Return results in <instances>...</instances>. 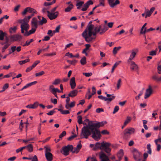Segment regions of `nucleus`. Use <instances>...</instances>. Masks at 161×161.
Segmentation results:
<instances>
[{"label":"nucleus","mask_w":161,"mask_h":161,"mask_svg":"<svg viewBox=\"0 0 161 161\" xmlns=\"http://www.w3.org/2000/svg\"><path fill=\"white\" fill-rule=\"evenodd\" d=\"M106 122H98L86 126H84L81 129L80 134L81 138L87 139L92 133V137L95 140L98 141L101 137L100 131L97 129L100 127L103 126Z\"/></svg>","instance_id":"nucleus-1"},{"label":"nucleus","mask_w":161,"mask_h":161,"mask_svg":"<svg viewBox=\"0 0 161 161\" xmlns=\"http://www.w3.org/2000/svg\"><path fill=\"white\" fill-rule=\"evenodd\" d=\"M94 25H88L87 28L83 32L82 36L85 39L86 42H90L95 38L91 37L92 36V30L93 28Z\"/></svg>","instance_id":"nucleus-2"},{"label":"nucleus","mask_w":161,"mask_h":161,"mask_svg":"<svg viewBox=\"0 0 161 161\" xmlns=\"http://www.w3.org/2000/svg\"><path fill=\"white\" fill-rule=\"evenodd\" d=\"M135 132V129L133 128L129 127L125 129L122 135L123 138L125 139H129L131 134H133Z\"/></svg>","instance_id":"nucleus-3"},{"label":"nucleus","mask_w":161,"mask_h":161,"mask_svg":"<svg viewBox=\"0 0 161 161\" xmlns=\"http://www.w3.org/2000/svg\"><path fill=\"white\" fill-rule=\"evenodd\" d=\"M45 150V156L47 161H52L53 160V155L51 153L50 148L48 146L44 147Z\"/></svg>","instance_id":"nucleus-4"},{"label":"nucleus","mask_w":161,"mask_h":161,"mask_svg":"<svg viewBox=\"0 0 161 161\" xmlns=\"http://www.w3.org/2000/svg\"><path fill=\"white\" fill-rule=\"evenodd\" d=\"M20 20L21 19L19 20L18 22L21 24L20 25L21 33L24 34L25 33V32H27V31H28L30 27V25L27 22H26L24 21H20Z\"/></svg>","instance_id":"nucleus-5"},{"label":"nucleus","mask_w":161,"mask_h":161,"mask_svg":"<svg viewBox=\"0 0 161 161\" xmlns=\"http://www.w3.org/2000/svg\"><path fill=\"white\" fill-rule=\"evenodd\" d=\"M111 144L109 142H102L101 143V150H103L106 153L108 154L111 152V149L110 148Z\"/></svg>","instance_id":"nucleus-6"},{"label":"nucleus","mask_w":161,"mask_h":161,"mask_svg":"<svg viewBox=\"0 0 161 161\" xmlns=\"http://www.w3.org/2000/svg\"><path fill=\"white\" fill-rule=\"evenodd\" d=\"M10 40L12 42H19L22 39V36L19 34L12 35L9 37Z\"/></svg>","instance_id":"nucleus-7"},{"label":"nucleus","mask_w":161,"mask_h":161,"mask_svg":"<svg viewBox=\"0 0 161 161\" xmlns=\"http://www.w3.org/2000/svg\"><path fill=\"white\" fill-rule=\"evenodd\" d=\"M107 97H104L102 95H100L98 96V97L100 99L109 102H111L115 97V96L114 94H107Z\"/></svg>","instance_id":"nucleus-8"},{"label":"nucleus","mask_w":161,"mask_h":161,"mask_svg":"<svg viewBox=\"0 0 161 161\" xmlns=\"http://www.w3.org/2000/svg\"><path fill=\"white\" fill-rule=\"evenodd\" d=\"M73 148V147L72 145H68L62 147L61 153L64 155L67 156L69 154V151H71V149Z\"/></svg>","instance_id":"nucleus-9"},{"label":"nucleus","mask_w":161,"mask_h":161,"mask_svg":"<svg viewBox=\"0 0 161 161\" xmlns=\"http://www.w3.org/2000/svg\"><path fill=\"white\" fill-rule=\"evenodd\" d=\"M9 42V37L8 36H6L5 38V42H1L0 43V44L1 45H4V46L2 47V53H4L5 51V50L10 45V43Z\"/></svg>","instance_id":"nucleus-10"},{"label":"nucleus","mask_w":161,"mask_h":161,"mask_svg":"<svg viewBox=\"0 0 161 161\" xmlns=\"http://www.w3.org/2000/svg\"><path fill=\"white\" fill-rule=\"evenodd\" d=\"M133 153L134 158L136 161H140L141 160V154L140 152L136 149L133 150Z\"/></svg>","instance_id":"nucleus-11"},{"label":"nucleus","mask_w":161,"mask_h":161,"mask_svg":"<svg viewBox=\"0 0 161 161\" xmlns=\"http://www.w3.org/2000/svg\"><path fill=\"white\" fill-rule=\"evenodd\" d=\"M108 3L110 7L111 8H114L116 5L120 4L119 0H108Z\"/></svg>","instance_id":"nucleus-12"},{"label":"nucleus","mask_w":161,"mask_h":161,"mask_svg":"<svg viewBox=\"0 0 161 161\" xmlns=\"http://www.w3.org/2000/svg\"><path fill=\"white\" fill-rule=\"evenodd\" d=\"M99 156L101 161H110L108 157L102 152L100 153Z\"/></svg>","instance_id":"nucleus-13"},{"label":"nucleus","mask_w":161,"mask_h":161,"mask_svg":"<svg viewBox=\"0 0 161 161\" xmlns=\"http://www.w3.org/2000/svg\"><path fill=\"white\" fill-rule=\"evenodd\" d=\"M99 156L101 161H110L108 157L102 152L100 153Z\"/></svg>","instance_id":"nucleus-14"},{"label":"nucleus","mask_w":161,"mask_h":161,"mask_svg":"<svg viewBox=\"0 0 161 161\" xmlns=\"http://www.w3.org/2000/svg\"><path fill=\"white\" fill-rule=\"evenodd\" d=\"M150 144H148L147 145V149L148 150L147 153H145L143 154V158L147 159L148 156V154L151 155L152 154V150L151 148Z\"/></svg>","instance_id":"nucleus-15"},{"label":"nucleus","mask_w":161,"mask_h":161,"mask_svg":"<svg viewBox=\"0 0 161 161\" xmlns=\"http://www.w3.org/2000/svg\"><path fill=\"white\" fill-rule=\"evenodd\" d=\"M153 92V90L151 86H149L148 88L146 90L144 96V98L147 99L149 97Z\"/></svg>","instance_id":"nucleus-16"},{"label":"nucleus","mask_w":161,"mask_h":161,"mask_svg":"<svg viewBox=\"0 0 161 161\" xmlns=\"http://www.w3.org/2000/svg\"><path fill=\"white\" fill-rule=\"evenodd\" d=\"M37 27H34V26H31V29L29 31H27V32H25L24 34V36H28L31 34L34 33L36 31V28Z\"/></svg>","instance_id":"nucleus-17"},{"label":"nucleus","mask_w":161,"mask_h":161,"mask_svg":"<svg viewBox=\"0 0 161 161\" xmlns=\"http://www.w3.org/2000/svg\"><path fill=\"white\" fill-rule=\"evenodd\" d=\"M127 63L130 66V69L132 70H135L137 71L138 69V67L134 62H127Z\"/></svg>","instance_id":"nucleus-18"},{"label":"nucleus","mask_w":161,"mask_h":161,"mask_svg":"<svg viewBox=\"0 0 161 161\" xmlns=\"http://www.w3.org/2000/svg\"><path fill=\"white\" fill-rule=\"evenodd\" d=\"M58 11L55 13L50 12L47 14V17L50 20H53L56 19L58 16Z\"/></svg>","instance_id":"nucleus-19"},{"label":"nucleus","mask_w":161,"mask_h":161,"mask_svg":"<svg viewBox=\"0 0 161 161\" xmlns=\"http://www.w3.org/2000/svg\"><path fill=\"white\" fill-rule=\"evenodd\" d=\"M38 18L40 20L39 21V24L40 25H42L43 24L46 23L47 22L46 19L43 17L38 16Z\"/></svg>","instance_id":"nucleus-20"},{"label":"nucleus","mask_w":161,"mask_h":161,"mask_svg":"<svg viewBox=\"0 0 161 161\" xmlns=\"http://www.w3.org/2000/svg\"><path fill=\"white\" fill-rule=\"evenodd\" d=\"M99 26L101 27L100 31L99 32L100 34L101 35L102 34L108 29V27L106 25H104L103 26L100 25Z\"/></svg>","instance_id":"nucleus-21"},{"label":"nucleus","mask_w":161,"mask_h":161,"mask_svg":"<svg viewBox=\"0 0 161 161\" xmlns=\"http://www.w3.org/2000/svg\"><path fill=\"white\" fill-rule=\"evenodd\" d=\"M136 54V53L134 50H132L131 51L130 56L128 59L127 62H132L131 61L135 57Z\"/></svg>","instance_id":"nucleus-22"},{"label":"nucleus","mask_w":161,"mask_h":161,"mask_svg":"<svg viewBox=\"0 0 161 161\" xmlns=\"http://www.w3.org/2000/svg\"><path fill=\"white\" fill-rule=\"evenodd\" d=\"M75 78L72 77L70 80V85L72 89H74L76 86V83L75 80Z\"/></svg>","instance_id":"nucleus-23"},{"label":"nucleus","mask_w":161,"mask_h":161,"mask_svg":"<svg viewBox=\"0 0 161 161\" xmlns=\"http://www.w3.org/2000/svg\"><path fill=\"white\" fill-rule=\"evenodd\" d=\"M78 92V91L76 90H73L71 91L70 93L69 94L68 96L71 97H74L77 95Z\"/></svg>","instance_id":"nucleus-24"},{"label":"nucleus","mask_w":161,"mask_h":161,"mask_svg":"<svg viewBox=\"0 0 161 161\" xmlns=\"http://www.w3.org/2000/svg\"><path fill=\"white\" fill-rule=\"evenodd\" d=\"M31 26H34V27H38L37 20L36 18H33L31 21Z\"/></svg>","instance_id":"nucleus-25"},{"label":"nucleus","mask_w":161,"mask_h":161,"mask_svg":"<svg viewBox=\"0 0 161 161\" xmlns=\"http://www.w3.org/2000/svg\"><path fill=\"white\" fill-rule=\"evenodd\" d=\"M100 26L96 27L94 29V31L92 32V35H93V36H95L97 33H98L99 32H100Z\"/></svg>","instance_id":"nucleus-26"},{"label":"nucleus","mask_w":161,"mask_h":161,"mask_svg":"<svg viewBox=\"0 0 161 161\" xmlns=\"http://www.w3.org/2000/svg\"><path fill=\"white\" fill-rule=\"evenodd\" d=\"M123 155V150L121 149L117 153V157L118 158V159H122Z\"/></svg>","instance_id":"nucleus-27"},{"label":"nucleus","mask_w":161,"mask_h":161,"mask_svg":"<svg viewBox=\"0 0 161 161\" xmlns=\"http://www.w3.org/2000/svg\"><path fill=\"white\" fill-rule=\"evenodd\" d=\"M84 3V2L83 1H80L78 0L77 1V3L76 4V5L77 7V8L78 9H80Z\"/></svg>","instance_id":"nucleus-28"},{"label":"nucleus","mask_w":161,"mask_h":161,"mask_svg":"<svg viewBox=\"0 0 161 161\" xmlns=\"http://www.w3.org/2000/svg\"><path fill=\"white\" fill-rule=\"evenodd\" d=\"M93 124L92 121H90L89 119H86L83 121V124L84 125H92Z\"/></svg>","instance_id":"nucleus-29"},{"label":"nucleus","mask_w":161,"mask_h":161,"mask_svg":"<svg viewBox=\"0 0 161 161\" xmlns=\"http://www.w3.org/2000/svg\"><path fill=\"white\" fill-rule=\"evenodd\" d=\"M85 46H86V48L83 50L82 53H85L86 56H87L88 54L86 53V51L89 49V48L90 47L91 45L89 44H86Z\"/></svg>","instance_id":"nucleus-30"},{"label":"nucleus","mask_w":161,"mask_h":161,"mask_svg":"<svg viewBox=\"0 0 161 161\" xmlns=\"http://www.w3.org/2000/svg\"><path fill=\"white\" fill-rule=\"evenodd\" d=\"M25 148H27V150L30 152H32L33 150V146L31 144L25 146Z\"/></svg>","instance_id":"nucleus-31"},{"label":"nucleus","mask_w":161,"mask_h":161,"mask_svg":"<svg viewBox=\"0 0 161 161\" xmlns=\"http://www.w3.org/2000/svg\"><path fill=\"white\" fill-rule=\"evenodd\" d=\"M7 34L5 32H3L2 31L0 30V40H3L4 37L6 36Z\"/></svg>","instance_id":"nucleus-32"},{"label":"nucleus","mask_w":161,"mask_h":161,"mask_svg":"<svg viewBox=\"0 0 161 161\" xmlns=\"http://www.w3.org/2000/svg\"><path fill=\"white\" fill-rule=\"evenodd\" d=\"M17 29V27L14 26L13 27H10L9 29V32L11 34L15 33Z\"/></svg>","instance_id":"nucleus-33"},{"label":"nucleus","mask_w":161,"mask_h":161,"mask_svg":"<svg viewBox=\"0 0 161 161\" xmlns=\"http://www.w3.org/2000/svg\"><path fill=\"white\" fill-rule=\"evenodd\" d=\"M49 7H43L42 8V12L43 14H46V13H47V14H48L50 12L49 11Z\"/></svg>","instance_id":"nucleus-34"},{"label":"nucleus","mask_w":161,"mask_h":161,"mask_svg":"<svg viewBox=\"0 0 161 161\" xmlns=\"http://www.w3.org/2000/svg\"><path fill=\"white\" fill-rule=\"evenodd\" d=\"M99 148L101 150V143L100 144L99 142H97L95 145V147L93 148V150H96L97 149Z\"/></svg>","instance_id":"nucleus-35"},{"label":"nucleus","mask_w":161,"mask_h":161,"mask_svg":"<svg viewBox=\"0 0 161 161\" xmlns=\"http://www.w3.org/2000/svg\"><path fill=\"white\" fill-rule=\"evenodd\" d=\"M33 15V14H32L31 15L28 16L27 17H25L23 19H21L20 21H24L28 23L30 19Z\"/></svg>","instance_id":"nucleus-36"},{"label":"nucleus","mask_w":161,"mask_h":161,"mask_svg":"<svg viewBox=\"0 0 161 161\" xmlns=\"http://www.w3.org/2000/svg\"><path fill=\"white\" fill-rule=\"evenodd\" d=\"M73 4H70L69 6L65 9V12H69L73 8Z\"/></svg>","instance_id":"nucleus-37"},{"label":"nucleus","mask_w":161,"mask_h":161,"mask_svg":"<svg viewBox=\"0 0 161 161\" xmlns=\"http://www.w3.org/2000/svg\"><path fill=\"white\" fill-rule=\"evenodd\" d=\"M34 41V40L33 39H31L29 40H28L26 41L25 44H24L23 46V47L25 46H28L30 45L31 43L32 42Z\"/></svg>","instance_id":"nucleus-38"},{"label":"nucleus","mask_w":161,"mask_h":161,"mask_svg":"<svg viewBox=\"0 0 161 161\" xmlns=\"http://www.w3.org/2000/svg\"><path fill=\"white\" fill-rule=\"evenodd\" d=\"M56 0H53L52 2H45L44 3V5L46 7H47L48 6L51 5L53 4L54 3H55Z\"/></svg>","instance_id":"nucleus-39"},{"label":"nucleus","mask_w":161,"mask_h":161,"mask_svg":"<svg viewBox=\"0 0 161 161\" xmlns=\"http://www.w3.org/2000/svg\"><path fill=\"white\" fill-rule=\"evenodd\" d=\"M121 61H119L116 62L114 64V65L111 70V73H113L114 70L115 68L120 63H121Z\"/></svg>","instance_id":"nucleus-40"},{"label":"nucleus","mask_w":161,"mask_h":161,"mask_svg":"<svg viewBox=\"0 0 161 161\" xmlns=\"http://www.w3.org/2000/svg\"><path fill=\"white\" fill-rule=\"evenodd\" d=\"M121 48V47H114L113 51V54H115L117 53L118 51H119V49Z\"/></svg>","instance_id":"nucleus-41"},{"label":"nucleus","mask_w":161,"mask_h":161,"mask_svg":"<svg viewBox=\"0 0 161 161\" xmlns=\"http://www.w3.org/2000/svg\"><path fill=\"white\" fill-rule=\"evenodd\" d=\"M131 119V117L129 116H127L125 121L124 122V126H126L129 122H130Z\"/></svg>","instance_id":"nucleus-42"},{"label":"nucleus","mask_w":161,"mask_h":161,"mask_svg":"<svg viewBox=\"0 0 161 161\" xmlns=\"http://www.w3.org/2000/svg\"><path fill=\"white\" fill-rule=\"evenodd\" d=\"M77 122L79 124H83L82 116L79 115L77 116Z\"/></svg>","instance_id":"nucleus-43"},{"label":"nucleus","mask_w":161,"mask_h":161,"mask_svg":"<svg viewBox=\"0 0 161 161\" xmlns=\"http://www.w3.org/2000/svg\"><path fill=\"white\" fill-rule=\"evenodd\" d=\"M30 61V60L29 58H28L26 59H25V60H22V61H19V62H18V63H19V64L20 65H22V64H24L28 62H29Z\"/></svg>","instance_id":"nucleus-44"},{"label":"nucleus","mask_w":161,"mask_h":161,"mask_svg":"<svg viewBox=\"0 0 161 161\" xmlns=\"http://www.w3.org/2000/svg\"><path fill=\"white\" fill-rule=\"evenodd\" d=\"M80 63L82 65H84L86 64V58L85 57H84L81 59Z\"/></svg>","instance_id":"nucleus-45"},{"label":"nucleus","mask_w":161,"mask_h":161,"mask_svg":"<svg viewBox=\"0 0 161 161\" xmlns=\"http://www.w3.org/2000/svg\"><path fill=\"white\" fill-rule=\"evenodd\" d=\"M61 82L60 79L58 78L55 79L54 81L52 83V84L53 85H57L59 84Z\"/></svg>","instance_id":"nucleus-46"},{"label":"nucleus","mask_w":161,"mask_h":161,"mask_svg":"<svg viewBox=\"0 0 161 161\" xmlns=\"http://www.w3.org/2000/svg\"><path fill=\"white\" fill-rule=\"evenodd\" d=\"M105 0H99V3L97 5V6L100 7L102 6L104 7L105 6Z\"/></svg>","instance_id":"nucleus-47"},{"label":"nucleus","mask_w":161,"mask_h":161,"mask_svg":"<svg viewBox=\"0 0 161 161\" xmlns=\"http://www.w3.org/2000/svg\"><path fill=\"white\" fill-rule=\"evenodd\" d=\"M28 12H29L30 13L34 14L36 12V10L31 7H27Z\"/></svg>","instance_id":"nucleus-48"},{"label":"nucleus","mask_w":161,"mask_h":161,"mask_svg":"<svg viewBox=\"0 0 161 161\" xmlns=\"http://www.w3.org/2000/svg\"><path fill=\"white\" fill-rule=\"evenodd\" d=\"M58 111H60L62 114H69L70 113L69 111V110H61L60 109L58 110Z\"/></svg>","instance_id":"nucleus-49"},{"label":"nucleus","mask_w":161,"mask_h":161,"mask_svg":"<svg viewBox=\"0 0 161 161\" xmlns=\"http://www.w3.org/2000/svg\"><path fill=\"white\" fill-rule=\"evenodd\" d=\"M121 85V79H119L118 80L117 83V88L118 90L119 88Z\"/></svg>","instance_id":"nucleus-50"},{"label":"nucleus","mask_w":161,"mask_h":161,"mask_svg":"<svg viewBox=\"0 0 161 161\" xmlns=\"http://www.w3.org/2000/svg\"><path fill=\"white\" fill-rule=\"evenodd\" d=\"M57 108H55L53 110H51L49 112L47 113V114L48 115H52L54 113H56L55 110L57 109Z\"/></svg>","instance_id":"nucleus-51"},{"label":"nucleus","mask_w":161,"mask_h":161,"mask_svg":"<svg viewBox=\"0 0 161 161\" xmlns=\"http://www.w3.org/2000/svg\"><path fill=\"white\" fill-rule=\"evenodd\" d=\"M8 83H6L3 86V90L0 91L1 92H4L5 90L8 88Z\"/></svg>","instance_id":"nucleus-52"},{"label":"nucleus","mask_w":161,"mask_h":161,"mask_svg":"<svg viewBox=\"0 0 161 161\" xmlns=\"http://www.w3.org/2000/svg\"><path fill=\"white\" fill-rule=\"evenodd\" d=\"M66 134V132L65 131H64L59 136V138L61 140L62 139L63 137Z\"/></svg>","instance_id":"nucleus-53"},{"label":"nucleus","mask_w":161,"mask_h":161,"mask_svg":"<svg viewBox=\"0 0 161 161\" xmlns=\"http://www.w3.org/2000/svg\"><path fill=\"white\" fill-rule=\"evenodd\" d=\"M44 74L45 72L43 71H42L39 73H36L35 74V75L36 77L40 76L43 75Z\"/></svg>","instance_id":"nucleus-54"},{"label":"nucleus","mask_w":161,"mask_h":161,"mask_svg":"<svg viewBox=\"0 0 161 161\" xmlns=\"http://www.w3.org/2000/svg\"><path fill=\"white\" fill-rule=\"evenodd\" d=\"M155 144L157 145V151L159 152L161 149V145L158 143V142H154Z\"/></svg>","instance_id":"nucleus-55"},{"label":"nucleus","mask_w":161,"mask_h":161,"mask_svg":"<svg viewBox=\"0 0 161 161\" xmlns=\"http://www.w3.org/2000/svg\"><path fill=\"white\" fill-rule=\"evenodd\" d=\"M67 61L68 63H69L70 64L74 65L75 63H76L77 62V61L76 60H74L73 61L68 60Z\"/></svg>","instance_id":"nucleus-56"},{"label":"nucleus","mask_w":161,"mask_h":161,"mask_svg":"<svg viewBox=\"0 0 161 161\" xmlns=\"http://www.w3.org/2000/svg\"><path fill=\"white\" fill-rule=\"evenodd\" d=\"M80 150H78L77 148H76V147L73 148L72 149H71V151L72 153H77Z\"/></svg>","instance_id":"nucleus-57"},{"label":"nucleus","mask_w":161,"mask_h":161,"mask_svg":"<svg viewBox=\"0 0 161 161\" xmlns=\"http://www.w3.org/2000/svg\"><path fill=\"white\" fill-rule=\"evenodd\" d=\"M89 6L86 4H84L83 5V7L82 8L81 10L83 11H85L87 10V8H88Z\"/></svg>","instance_id":"nucleus-58"},{"label":"nucleus","mask_w":161,"mask_h":161,"mask_svg":"<svg viewBox=\"0 0 161 161\" xmlns=\"http://www.w3.org/2000/svg\"><path fill=\"white\" fill-rule=\"evenodd\" d=\"M32 107H33V108L35 109L39 105L38 102H36L35 103H34L33 104H32Z\"/></svg>","instance_id":"nucleus-59"},{"label":"nucleus","mask_w":161,"mask_h":161,"mask_svg":"<svg viewBox=\"0 0 161 161\" xmlns=\"http://www.w3.org/2000/svg\"><path fill=\"white\" fill-rule=\"evenodd\" d=\"M119 108L118 106H116L115 107L114 111L113 112V114H114L116 112H117L119 110Z\"/></svg>","instance_id":"nucleus-60"},{"label":"nucleus","mask_w":161,"mask_h":161,"mask_svg":"<svg viewBox=\"0 0 161 161\" xmlns=\"http://www.w3.org/2000/svg\"><path fill=\"white\" fill-rule=\"evenodd\" d=\"M25 148V146L19 148L16 150V152L17 153H19L20 152L22 151L23 149Z\"/></svg>","instance_id":"nucleus-61"},{"label":"nucleus","mask_w":161,"mask_h":161,"mask_svg":"<svg viewBox=\"0 0 161 161\" xmlns=\"http://www.w3.org/2000/svg\"><path fill=\"white\" fill-rule=\"evenodd\" d=\"M81 141H80L79 142L78 144L77 145L76 147V148H77L79 150H80L81 149L82 147V145L81 143Z\"/></svg>","instance_id":"nucleus-62"},{"label":"nucleus","mask_w":161,"mask_h":161,"mask_svg":"<svg viewBox=\"0 0 161 161\" xmlns=\"http://www.w3.org/2000/svg\"><path fill=\"white\" fill-rule=\"evenodd\" d=\"M92 74L91 72L90 73H83V75H85L86 77H89L91 76Z\"/></svg>","instance_id":"nucleus-63"},{"label":"nucleus","mask_w":161,"mask_h":161,"mask_svg":"<svg viewBox=\"0 0 161 161\" xmlns=\"http://www.w3.org/2000/svg\"><path fill=\"white\" fill-rule=\"evenodd\" d=\"M31 161H38L37 157L36 155H34L32 158H31Z\"/></svg>","instance_id":"nucleus-64"}]
</instances>
